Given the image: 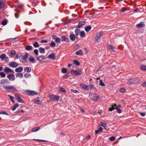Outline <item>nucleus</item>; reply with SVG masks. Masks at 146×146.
Wrapping results in <instances>:
<instances>
[{"mask_svg":"<svg viewBox=\"0 0 146 146\" xmlns=\"http://www.w3.org/2000/svg\"><path fill=\"white\" fill-rule=\"evenodd\" d=\"M141 80L138 77H134L129 78L127 82V83L128 85H132L134 84H138L140 83Z\"/></svg>","mask_w":146,"mask_h":146,"instance_id":"f257e3e1","label":"nucleus"},{"mask_svg":"<svg viewBox=\"0 0 146 146\" xmlns=\"http://www.w3.org/2000/svg\"><path fill=\"white\" fill-rule=\"evenodd\" d=\"M89 96L91 99L94 102L98 101L99 98V96L96 93L90 92L89 93Z\"/></svg>","mask_w":146,"mask_h":146,"instance_id":"f03ea898","label":"nucleus"},{"mask_svg":"<svg viewBox=\"0 0 146 146\" xmlns=\"http://www.w3.org/2000/svg\"><path fill=\"white\" fill-rule=\"evenodd\" d=\"M49 98L50 100L53 101H57L59 100V97L54 94L49 96Z\"/></svg>","mask_w":146,"mask_h":146,"instance_id":"7ed1b4c3","label":"nucleus"},{"mask_svg":"<svg viewBox=\"0 0 146 146\" xmlns=\"http://www.w3.org/2000/svg\"><path fill=\"white\" fill-rule=\"evenodd\" d=\"M103 34L102 31H101L99 33L97 34L96 35V40L97 42H99L101 40L100 38L102 36Z\"/></svg>","mask_w":146,"mask_h":146,"instance_id":"20e7f679","label":"nucleus"},{"mask_svg":"<svg viewBox=\"0 0 146 146\" xmlns=\"http://www.w3.org/2000/svg\"><path fill=\"white\" fill-rule=\"evenodd\" d=\"M8 82L7 80L2 79L0 80V86L3 87L4 88L6 86H5V83Z\"/></svg>","mask_w":146,"mask_h":146,"instance_id":"39448f33","label":"nucleus"},{"mask_svg":"<svg viewBox=\"0 0 146 146\" xmlns=\"http://www.w3.org/2000/svg\"><path fill=\"white\" fill-rule=\"evenodd\" d=\"M25 92L27 94L29 95H35L37 94V93L35 91L29 90H27L25 91Z\"/></svg>","mask_w":146,"mask_h":146,"instance_id":"423d86ee","label":"nucleus"},{"mask_svg":"<svg viewBox=\"0 0 146 146\" xmlns=\"http://www.w3.org/2000/svg\"><path fill=\"white\" fill-rule=\"evenodd\" d=\"M4 70V72H5L6 74L9 73H13L14 72V71L12 69L7 67H5Z\"/></svg>","mask_w":146,"mask_h":146,"instance_id":"0eeeda50","label":"nucleus"},{"mask_svg":"<svg viewBox=\"0 0 146 146\" xmlns=\"http://www.w3.org/2000/svg\"><path fill=\"white\" fill-rule=\"evenodd\" d=\"M29 55V54H25L24 56H23L21 59L20 61L22 62H25L27 60V58Z\"/></svg>","mask_w":146,"mask_h":146,"instance_id":"6e6552de","label":"nucleus"},{"mask_svg":"<svg viewBox=\"0 0 146 146\" xmlns=\"http://www.w3.org/2000/svg\"><path fill=\"white\" fill-rule=\"evenodd\" d=\"M5 90H11L13 91H16L17 90L14 87L12 86H5L4 88Z\"/></svg>","mask_w":146,"mask_h":146,"instance_id":"1a4fd4ad","label":"nucleus"},{"mask_svg":"<svg viewBox=\"0 0 146 146\" xmlns=\"http://www.w3.org/2000/svg\"><path fill=\"white\" fill-rule=\"evenodd\" d=\"M7 78L10 81H13L15 80V76L14 75L9 74L7 76Z\"/></svg>","mask_w":146,"mask_h":146,"instance_id":"9d476101","label":"nucleus"},{"mask_svg":"<svg viewBox=\"0 0 146 146\" xmlns=\"http://www.w3.org/2000/svg\"><path fill=\"white\" fill-rule=\"evenodd\" d=\"M9 66L10 67L13 68H15L17 67L18 66V64L14 62H12L9 64Z\"/></svg>","mask_w":146,"mask_h":146,"instance_id":"9b49d317","label":"nucleus"},{"mask_svg":"<svg viewBox=\"0 0 146 146\" xmlns=\"http://www.w3.org/2000/svg\"><path fill=\"white\" fill-rule=\"evenodd\" d=\"M72 72H73L74 74L75 75H78L80 76L81 75V72L79 70H78V71H77L72 69L71 70V73Z\"/></svg>","mask_w":146,"mask_h":146,"instance_id":"f8f14e48","label":"nucleus"},{"mask_svg":"<svg viewBox=\"0 0 146 146\" xmlns=\"http://www.w3.org/2000/svg\"><path fill=\"white\" fill-rule=\"evenodd\" d=\"M46 59V57L43 55L38 56L36 58V59L40 62H42V60H45Z\"/></svg>","mask_w":146,"mask_h":146,"instance_id":"ddd939ff","label":"nucleus"},{"mask_svg":"<svg viewBox=\"0 0 146 146\" xmlns=\"http://www.w3.org/2000/svg\"><path fill=\"white\" fill-rule=\"evenodd\" d=\"M145 25L144 22L142 21L140 23H139L138 24L136 25V27L139 28L143 27Z\"/></svg>","mask_w":146,"mask_h":146,"instance_id":"4468645a","label":"nucleus"},{"mask_svg":"<svg viewBox=\"0 0 146 146\" xmlns=\"http://www.w3.org/2000/svg\"><path fill=\"white\" fill-rule=\"evenodd\" d=\"M48 58L51 59L52 60H54L55 59V54L53 53L51 54H49L48 56Z\"/></svg>","mask_w":146,"mask_h":146,"instance_id":"2eb2a0df","label":"nucleus"},{"mask_svg":"<svg viewBox=\"0 0 146 146\" xmlns=\"http://www.w3.org/2000/svg\"><path fill=\"white\" fill-rule=\"evenodd\" d=\"M15 99L18 100L19 102L23 103V100L21 98V97L18 96H15Z\"/></svg>","mask_w":146,"mask_h":146,"instance_id":"dca6fc26","label":"nucleus"},{"mask_svg":"<svg viewBox=\"0 0 146 146\" xmlns=\"http://www.w3.org/2000/svg\"><path fill=\"white\" fill-rule=\"evenodd\" d=\"M80 85L83 89L86 90L89 89V86H86L84 84H80Z\"/></svg>","mask_w":146,"mask_h":146,"instance_id":"f3484780","label":"nucleus"},{"mask_svg":"<svg viewBox=\"0 0 146 146\" xmlns=\"http://www.w3.org/2000/svg\"><path fill=\"white\" fill-rule=\"evenodd\" d=\"M23 70V68L21 67L18 68L15 70V71L16 72H21Z\"/></svg>","mask_w":146,"mask_h":146,"instance_id":"a211bd4d","label":"nucleus"},{"mask_svg":"<svg viewBox=\"0 0 146 146\" xmlns=\"http://www.w3.org/2000/svg\"><path fill=\"white\" fill-rule=\"evenodd\" d=\"M117 106L116 104H115L111 106V107L109 108V111H112L114 109H115V108L117 107Z\"/></svg>","mask_w":146,"mask_h":146,"instance_id":"6ab92c4d","label":"nucleus"},{"mask_svg":"<svg viewBox=\"0 0 146 146\" xmlns=\"http://www.w3.org/2000/svg\"><path fill=\"white\" fill-rule=\"evenodd\" d=\"M31 68L28 67H26L24 68V70L27 72H30L31 71Z\"/></svg>","mask_w":146,"mask_h":146,"instance_id":"aec40b11","label":"nucleus"},{"mask_svg":"<svg viewBox=\"0 0 146 146\" xmlns=\"http://www.w3.org/2000/svg\"><path fill=\"white\" fill-rule=\"evenodd\" d=\"M76 54L77 55L81 56L83 55V53L82 50H80L76 52Z\"/></svg>","mask_w":146,"mask_h":146,"instance_id":"412c9836","label":"nucleus"},{"mask_svg":"<svg viewBox=\"0 0 146 146\" xmlns=\"http://www.w3.org/2000/svg\"><path fill=\"white\" fill-rule=\"evenodd\" d=\"M34 103L35 104H40L41 103V102L40 101V100L39 99V98H37L36 99Z\"/></svg>","mask_w":146,"mask_h":146,"instance_id":"4be33fe9","label":"nucleus"},{"mask_svg":"<svg viewBox=\"0 0 146 146\" xmlns=\"http://www.w3.org/2000/svg\"><path fill=\"white\" fill-rule=\"evenodd\" d=\"M29 61L30 62L34 63L35 62V58L32 56H30L29 58Z\"/></svg>","mask_w":146,"mask_h":146,"instance_id":"5701e85b","label":"nucleus"},{"mask_svg":"<svg viewBox=\"0 0 146 146\" xmlns=\"http://www.w3.org/2000/svg\"><path fill=\"white\" fill-rule=\"evenodd\" d=\"M70 39L72 41H74L75 40V36L73 34H71L70 36Z\"/></svg>","mask_w":146,"mask_h":146,"instance_id":"b1692460","label":"nucleus"},{"mask_svg":"<svg viewBox=\"0 0 146 146\" xmlns=\"http://www.w3.org/2000/svg\"><path fill=\"white\" fill-rule=\"evenodd\" d=\"M85 23L84 21H80L78 23V27L80 28L82 27L83 25H84Z\"/></svg>","mask_w":146,"mask_h":146,"instance_id":"393cba45","label":"nucleus"},{"mask_svg":"<svg viewBox=\"0 0 146 146\" xmlns=\"http://www.w3.org/2000/svg\"><path fill=\"white\" fill-rule=\"evenodd\" d=\"M33 47L31 46H27L25 47V49L27 50H31L33 49Z\"/></svg>","mask_w":146,"mask_h":146,"instance_id":"a878e982","label":"nucleus"},{"mask_svg":"<svg viewBox=\"0 0 146 146\" xmlns=\"http://www.w3.org/2000/svg\"><path fill=\"white\" fill-rule=\"evenodd\" d=\"M40 129V127H36L33 128L32 129V131L33 132H36V131H38Z\"/></svg>","mask_w":146,"mask_h":146,"instance_id":"bb28decb","label":"nucleus"},{"mask_svg":"<svg viewBox=\"0 0 146 146\" xmlns=\"http://www.w3.org/2000/svg\"><path fill=\"white\" fill-rule=\"evenodd\" d=\"M75 32L76 34V36H77L80 33V30L79 29H76L75 31Z\"/></svg>","mask_w":146,"mask_h":146,"instance_id":"cd10ccee","label":"nucleus"},{"mask_svg":"<svg viewBox=\"0 0 146 146\" xmlns=\"http://www.w3.org/2000/svg\"><path fill=\"white\" fill-rule=\"evenodd\" d=\"M103 130V128L101 127H100L97 130L95 131V134H97L99 132H102Z\"/></svg>","mask_w":146,"mask_h":146,"instance_id":"c85d7f7f","label":"nucleus"},{"mask_svg":"<svg viewBox=\"0 0 146 146\" xmlns=\"http://www.w3.org/2000/svg\"><path fill=\"white\" fill-rule=\"evenodd\" d=\"M80 36L82 38L84 37L85 36V33L84 31H82L80 32Z\"/></svg>","mask_w":146,"mask_h":146,"instance_id":"c756f323","label":"nucleus"},{"mask_svg":"<svg viewBox=\"0 0 146 146\" xmlns=\"http://www.w3.org/2000/svg\"><path fill=\"white\" fill-rule=\"evenodd\" d=\"M19 106V104H15L13 106V108L12 109L13 111H14Z\"/></svg>","mask_w":146,"mask_h":146,"instance_id":"7c9ffc66","label":"nucleus"},{"mask_svg":"<svg viewBox=\"0 0 146 146\" xmlns=\"http://www.w3.org/2000/svg\"><path fill=\"white\" fill-rule=\"evenodd\" d=\"M33 46L35 48H38L39 46V44L37 42H35L33 44Z\"/></svg>","mask_w":146,"mask_h":146,"instance_id":"2f4dec72","label":"nucleus"},{"mask_svg":"<svg viewBox=\"0 0 146 146\" xmlns=\"http://www.w3.org/2000/svg\"><path fill=\"white\" fill-rule=\"evenodd\" d=\"M16 76L17 77H20L22 78L23 77V75L22 73H17L16 74Z\"/></svg>","mask_w":146,"mask_h":146,"instance_id":"473e14b6","label":"nucleus"},{"mask_svg":"<svg viewBox=\"0 0 146 146\" xmlns=\"http://www.w3.org/2000/svg\"><path fill=\"white\" fill-rule=\"evenodd\" d=\"M91 29V27L90 26H88L85 28V30L86 32H89Z\"/></svg>","mask_w":146,"mask_h":146,"instance_id":"72a5a7b5","label":"nucleus"},{"mask_svg":"<svg viewBox=\"0 0 146 146\" xmlns=\"http://www.w3.org/2000/svg\"><path fill=\"white\" fill-rule=\"evenodd\" d=\"M39 52L41 54L44 53L45 52V50H44V49L43 48H42L41 47L39 48Z\"/></svg>","mask_w":146,"mask_h":146,"instance_id":"f704fd0d","label":"nucleus"},{"mask_svg":"<svg viewBox=\"0 0 146 146\" xmlns=\"http://www.w3.org/2000/svg\"><path fill=\"white\" fill-rule=\"evenodd\" d=\"M6 55L5 54H3L0 55V58L2 60H3L6 57Z\"/></svg>","mask_w":146,"mask_h":146,"instance_id":"c9c22d12","label":"nucleus"},{"mask_svg":"<svg viewBox=\"0 0 146 146\" xmlns=\"http://www.w3.org/2000/svg\"><path fill=\"white\" fill-rule=\"evenodd\" d=\"M4 6V3L3 2L0 1V9L3 8Z\"/></svg>","mask_w":146,"mask_h":146,"instance_id":"e433bc0d","label":"nucleus"},{"mask_svg":"<svg viewBox=\"0 0 146 146\" xmlns=\"http://www.w3.org/2000/svg\"><path fill=\"white\" fill-rule=\"evenodd\" d=\"M99 84L101 86L104 87L105 86V84L103 82L102 80H100L99 82Z\"/></svg>","mask_w":146,"mask_h":146,"instance_id":"4c0bfd02","label":"nucleus"},{"mask_svg":"<svg viewBox=\"0 0 146 146\" xmlns=\"http://www.w3.org/2000/svg\"><path fill=\"white\" fill-rule=\"evenodd\" d=\"M50 46L52 47H54L56 46V44L54 41H52L50 44Z\"/></svg>","mask_w":146,"mask_h":146,"instance_id":"58836bf2","label":"nucleus"},{"mask_svg":"<svg viewBox=\"0 0 146 146\" xmlns=\"http://www.w3.org/2000/svg\"><path fill=\"white\" fill-rule=\"evenodd\" d=\"M0 76L1 78H5L6 76V75L3 72H0Z\"/></svg>","mask_w":146,"mask_h":146,"instance_id":"ea45409f","label":"nucleus"},{"mask_svg":"<svg viewBox=\"0 0 146 146\" xmlns=\"http://www.w3.org/2000/svg\"><path fill=\"white\" fill-rule=\"evenodd\" d=\"M141 69L143 71L146 70V66L144 65L141 66L140 67Z\"/></svg>","mask_w":146,"mask_h":146,"instance_id":"a19ab883","label":"nucleus"},{"mask_svg":"<svg viewBox=\"0 0 146 146\" xmlns=\"http://www.w3.org/2000/svg\"><path fill=\"white\" fill-rule=\"evenodd\" d=\"M74 63L77 66H79L80 64L79 62L76 60H74Z\"/></svg>","mask_w":146,"mask_h":146,"instance_id":"79ce46f5","label":"nucleus"},{"mask_svg":"<svg viewBox=\"0 0 146 146\" xmlns=\"http://www.w3.org/2000/svg\"><path fill=\"white\" fill-rule=\"evenodd\" d=\"M115 109L116 110L117 112L119 113H120L121 112V109H119L118 107L117 106V107L115 108Z\"/></svg>","mask_w":146,"mask_h":146,"instance_id":"37998d69","label":"nucleus"},{"mask_svg":"<svg viewBox=\"0 0 146 146\" xmlns=\"http://www.w3.org/2000/svg\"><path fill=\"white\" fill-rule=\"evenodd\" d=\"M67 70L66 68H63L62 69V73L65 74L67 72Z\"/></svg>","mask_w":146,"mask_h":146,"instance_id":"c03bdc74","label":"nucleus"},{"mask_svg":"<svg viewBox=\"0 0 146 146\" xmlns=\"http://www.w3.org/2000/svg\"><path fill=\"white\" fill-rule=\"evenodd\" d=\"M96 89V88L92 85H89V89Z\"/></svg>","mask_w":146,"mask_h":146,"instance_id":"a18cd8bd","label":"nucleus"},{"mask_svg":"<svg viewBox=\"0 0 146 146\" xmlns=\"http://www.w3.org/2000/svg\"><path fill=\"white\" fill-rule=\"evenodd\" d=\"M24 112V110H18L16 111L15 113H17V114H19L20 112L23 113Z\"/></svg>","mask_w":146,"mask_h":146,"instance_id":"49530a36","label":"nucleus"},{"mask_svg":"<svg viewBox=\"0 0 146 146\" xmlns=\"http://www.w3.org/2000/svg\"><path fill=\"white\" fill-rule=\"evenodd\" d=\"M115 138L114 136H111L110 137L109 139L110 141H113L115 140Z\"/></svg>","mask_w":146,"mask_h":146,"instance_id":"de8ad7c7","label":"nucleus"},{"mask_svg":"<svg viewBox=\"0 0 146 146\" xmlns=\"http://www.w3.org/2000/svg\"><path fill=\"white\" fill-rule=\"evenodd\" d=\"M55 40L56 42L57 43H59L60 42V39L59 38H56Z\"/></svg>","mask_w":146,"mask_h":146,"instance_id":"09e8293b","label":"nucleus"},{"mask_svg":"<svg viewBox=\"0 0 146 146\" xmlns=\"http://www.w3.org/2000/svg\"><path fill=\"white\" fill-rule=\"evenodd\" d=\"M10 54L11 55H12V56H11V57H12L13 56V55L15 54V51L14 50H12L10 52Z\"/></svg>","mask_w":146,"mask_h":146,"instance_id":"8fccbe9b","label":"nucleus"},{"mask_svg":"<svg viewBox=\"0 0 146 146\" xmlns=\"http://www.w3.org/2000/svg\"><path fill=\"white\" fill-rule=\"evenodd\" d=\"M34 52L36 56H37L38 55V52L37 49H35L34 51Z\"/></svg>","mask_w":146,"mask_h":146,"instance_id":"3c124183","label":"nucleus"},{"mask_svg":"<svg viewBox=\"0 0 146 146\" xmlns=\"http://www.w3.org/2000/svg\"><path fill=\"white\" fill-rule=\"evenodd\" d=\"M7 21L6 20H5L1 23V24L3 25H5L7 24Z\"/></svg>","mask_w":146,"mask_h":146,"instance_id":"603ef678","label":"nucleus"},{"mask_svg":"<svg viewBox=\"0 0 146 146\" xmlns=\"http://www.w3.org/2000/svg\"><path fill=\"white\" fill-rule=\"evenodd\" d=\"M100 123V125L103 126L104 128H105L106 127V123H103V122H101Z\"/></svg>","mask_w":146,"mask_h":146,"instance_id":"864d4df0","label":"nucleus"},{"mask_svg":"<svg viewBox=\"0 0 146 146\" xmlns=\"http://www.w3.org/2000/svg\"><path fill=\"white\" fill-rule=\"evenodd\" d=\"M119 91L123 93L125 91V89L124 88H120Z\"/></svg>","mask_w":146,"mask_h":146,"instance_id":"5fc2aeb1","label":"nucleus"},{"mask_svg":"<svg viewBox=\"0 0 146 146\" xmlns=\"http://www.w3.org/2000/svg\"><path fill=\"white\" fill-rule=\"evenodd\" d=\"M71 91L72 92L75 93H77L78 92V91L77 90H74V89H71Z\"/></svg>","mask_w":146,"mask_h":146,"instance_id":"6e6d98bb","label":"nucleus"},{"mask_svg":"<svg viewBox=\"0 0 146 146\" xmlns=\"http://www.w3.org/2000/svg\"><path fill=\"white\" fill-rule=\"evenodd\" d=\"M0 114H5L7 115H9V114L6 112L2 111L0 112Z\"/></svg>","mask_w":146,"mask_h":146,"instance_id":"4d7b16f0","label":"nucleus"},{"mask_svg":"<svg viewBox=\"0 0 146 146\" xmlns=\"http://www.w3.org/2000/svg\"><path fill=\"white\" fill-rule=\"evenodd\" d=\"M34 140H35V141H39L40 142H46L47 141H46L43 140H41V139H34Z\"/></svg>","mask_w":146,"mask_h":146,"instance_id":"13d9d810","label":"nucleus"},{"mask_svg":"<svg viewBox=\"0 0 146 146\" xmlns=\"http://www.w3.org/2000/svg\"><path fill=\"white\" fill-rule=\"evenodd\" d=\"M60 91L61 92H64V93L65 92V90L64 88H60Z\"/></svg>","mask_w":146,"mask_h":146,"instance_id":"bf43d9fd","label":"nucleus"},{"mask_svg":"<svg viewBox=\"0 0 146 146\" xmlns=\"http://www.w3.org/2000/svg\"><path fill=\"white\" fill-rule=\"evenodd\" d=\"M62 40V42L64 41L65 39L66 38L65 36H62L61 37Z\"/></svg>","mask_w":146,"mask_h":146,"instance_id":"052dcab7","label":"nucleus"},{"mask_svg":"<svg viewBox=\"0 0 146 146\" xmlns=\"http://www.w3.org/2000/svg\"><path fill=\"white\" fill-rule=\"evenodd\" d=\"M48 41L47 40H42L40 41L41 43H46L48 42Z\"/></svg>","mask_w":146,"mask_h":146,"instance_id":"680f3d73","label":"nucleus"},{"mask_svg":"<svg viewBox=\"0 0 146 146\" xmlns=\"http://www.w3.org/2000/svg\"><path fill=\"white\" fill-rule=\"evenodd\" d=\"M142 86L143 87H146V82H144L142 83Z\"/></svg>","mask_w":146,"mask_h":146,"instance_id":"e2e57ef3","label":"nucleus"},{"mask_svg":"<svg viewBox=\"0 0 146 146\" xmlns=\"http://www.w3.org/2000/svg\"><path fill=\"white\" fill-rule=\"evenodd\" d=\"M30 75L31 74H25L24 75L25 77L26 78H27L28 76H30Z\"/></svg>","mask_w":146,"mask_h":146,"instance_id":"0e129e2a","label":"nucleus"},{"mask_svg":"<svg viewBox=\"0 0 146 146\" xmlns=\"http://www.w3.org/2000/svg\"><path fill=\"white\" fill-rule=\"evenodd\" d=\"M126 11V9L125 7L122 8L121 10V12H124Z\"/></svg>","mask_w":146,"mask_h":146,"instance_id":"69168bd1","label":"nucleus"},{"mask_svg":"<svg viewBox=\"0 0 146 146\" xmlns=\"http://www.w3.org/2000/svg\"><path fill=\"white\" fill-rule=\"evenodd\" d=\"M11 40H12V41L13 42H15L16 40V39L18 40V38H11Z\"/></svg>","mask_w":146,"mask_h":146,"instance_id":"338daca9","label":"nucleus"},{"mask_svg":"<svg viewBox=\"0 0 146 146\" xmlns=\"http://www.w3.org/2000/svg\"><path fill=\"white\" fill-rule=\"evenodd\" d=\"M8 96L10 98L11 100H13V99L14 97L8 95Z\"/></svg>","mask_w":146,"mask_h":146,"instance_id":"774afa93","label":"nucleus"}]
</instances>
